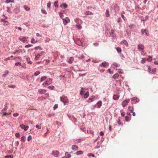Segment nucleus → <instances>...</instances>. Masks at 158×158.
<instances>
[{"label":"nucleus","mask_w":158,"mask_h":158,"mask_svg":"<svg viewBox=\"0 0 158 158\" xmlns=\"http://www.w3.org/2000/svg\"><path fill=\"white\" fill-rule=\"evenodd\" d=\"M31 42L32 43H35L36 42H35V39L34 38H32L31 40Z\"/></svg>","instance_id":"bf43d9fd"},{"label":"nucleus","mask_w":158,"mask_h":158,"mask_svg":"<svg viewBox=\"0 0 158 158\" xmlns=\"http://www.w3.org/2000/svg\"><path fill=\"white\" fill-rule=\"evenodd\" d=\"M32 139L31 136V135H29L27 138V141H29Z\"/></svg>","instance_id":"603ef678"},{"label":"nucleus","mask_w":158,"mask_h":158,"mask_svg":"<svg viewBox=\"0 0 158 158\" xmlns=\"http://www.w3.org/2000/svg\"><path fill=\"white\" fill-rule=\"evenodd\" d=\"M8 22L7 21H5L3 24L4 25L6 26L8 25Z\"/></svg>","instance_id":"338daca9"},{"label":"nucleus","mask_w":158,"mask_h":158,"mask_svg":"<svg viewBox=\"0 0 158 158\" xmlns=\"http://www.w3.org/2000/svg\"><path fill=\"white\" fill-rule=\"evenodd\" d=\"M51 6V2H48L47 3V7L48 8H50Z\"/></svg>","instance_id":"e2e57ef3"},{"label":"nucleus","mask_w":158,"mask_h":158,"mask_svg":"<svg viewBox=\"0 0 158 158\" xmlns=\"http://www.w3.org/2000/svg\"><path fill=\"white\" fill-rule=\"evenodd\" d=\"M83 151H80V150L77 152H76V154L77 155H82V154H83Z\"/></svg>","instance_id":"f3484780"},{"label":"nucleus","mask_w":158,"mask_h":158,"mask_svg":"<svg viewBox=\"0 0 158 158\" xmlns=\"http://www.w3.org/2000/svg\"><path fill=\"white\" fill-rule=\"evenodd\" d=\"M125 120L126 121H127V122L129 121L130 120L129 119V117H128L127 116H126L125 117Z\"/></svg>","instance_id":"49530a36"},{"label":"nucleus","mask_w":158,"mask_h":158,"mask_svg":"<svg viewBox=\"0 0 158 158\" xmlns=\"http://www.w3.org/2000/svg\"><path fill=\"white\" fill-rule=\"evenodd\" d=\"M89 96V93L88 92H86L84 95V98H87Z\"/></svg>","instance_id":"a878e982"},{"label":"nucleus","mask_w":158,"mask_h":158,"mask_svg":"<svg viewBox=\"0 0 158 158\" xmlns=\"http://www.w3.org/2000/svg\"><path fill=\"white\" fill-rule=\"evenodd\" d=\"M19 115V114L18 113H16L13 114V116L15 117H17Z\"/></svg>","instance_id":"680f3d73"},{"label":"nucleus","mask_w":158,"mask_h":158,"mask_svg":"<svg viewBox=\"0 0 158 158\" xmlns=\"http://www.w3.org/2000/svg\"><path fill=\"white\" fill-rule=\"evenodd\" d=\"M58 107V105L57 104H55L54 107H53V109L54 110H55Z\"/></svg>","instance_id":"8fccbe9b"},{"label":"nucleus","mask_w":158,"mask_h":158,"mask_svg":"<svg viewBox=\"0 0 158 158\" xmlns=\"http://www.w3.org/2000/svg\"><path fill=\"white\" fill-rule=\"evenodd\" d=\"M35 60H38L40 56V54H35Z\"/></svg>","instance_id":"dca6fc26"},{"label":"nucleus","mask_w":158,"mask_h":158,"mask_svg":"<svg viewBox=\"0 0 158 158\" xmlns=\"http://www.w3.org/2000/svg\"><path fill=\"white\" fill-rule=\"evenodd\" d=\"M59 153V152L58 151H53L52 153V155L55 157H57L58 156Z\"/></svg>","instance_id":"6e6552de"},{"label":"nucleus","mask_w":158,"mask_h":158,"mask_svg":"<svg viewBox=\"0 0 158 158\" xmlns=\"http://www.w3.org/2000/svg\"><path fill=\"white\" fill-rule=\"evenodd\" d=\"M120 43L122 44H123L126 46H127L128 45V43L126 40H123Z\"/></svg>","instance_id":"a211bd4d"},{"label":"nucleus","mask_w":158,"mask_h":158,"mask_svg":"<svg viewBox=\"0 0 158 158\" xmlns=\"http://www.w3.org/2000/svg\"><path fill=\"white\" fill-rule=\"evenodd\" d=\"M35 49L36 50H42V48L40 46L36 47L35 48Z\"/></svg>","instance_id":"2f4dec72"},{"label":"nucleus","mask_w":158,"mask_h":158,"mask_svg":"<svg viewBox=\"0 0 158 158\" xmlns=\"http://www.w3.org/2000/svg\"><path fill=\"white\" fill-rule=\"evenodd\" d=\"M35 127L36 128L39 129H40L41 128V126L40 125H36Z\"/></svg>","instance_id":"864d4df0"},{"label":"nucleus","mask_w":158,"mask_h":158,"mask_svg":"<svg viewBox=\"0 0 158 158\" xmlns=\"http://www.w3.org/2000/svg\"><path fill=\"white\" fill-rule=\"evenodd\" d=\"M19 11V10L17 8L14 9L13 10V12L15 13H18Z\"/></svg>","instance_id":"5701e85b"},{"label":"nucleus","mask_w":158,"mask_h":158,"mask_svg":"<svg viewBox=\"0 0 158 158\" xmlns=\"http://www.w3.org/2000/svg\"><path fill=\"white\" fill-rule=\"evenodd\" d=\"M83 89H84V88H82L81 89V92H80V94L81 95H83L84 93V91L83 90Z\"/></svg>","instance_id":"37998d69"},{"label":"nucleus","mask_w":158,"mask_h":158,"mask_svg":"<svg viewBox=\"0 0 158 158\" xmlns=\"http://www.w3.org/2000/svg\"><path fill=\"white\" fill-rule=\"evenodd\" d=\"M75 20L76 23L77 24H81L82 23V20L78 18H76Z\"/></svg>","instance_id":"423d86ee"},{"label":"nucleus","mask_w":158,"mask_h":158,"mask_svg":"<svg viewBox=\"0 0 158 158\" xmlns=\"http://www.w3.org/2000/svg\"><path fill=\"white\" fill-rule=\"evenodd\" d=\"M12 156L10 155H7L5 156L6 158H12Z\"/></svg>","instance_id":"c03bdc74"},{"label":"nucleus","mask_w":158,"mask_h":158,"mask_svg":"<svg viewBox=\"0 0 158 158\" xmlns=\"http://www.w3.org/2000/svg\"><path fill=\"white\" fill-rule=\"evenodd\" d=\"M75 27L78 29H80L82 28V26L81 25V24H76L75 26Z\"/></svg>","instance_id":"4be33fe9"},{"label":"nucleus","mask_w":158,"mask_h":158,"mask_svg":"<svg viewBox=\"0 0 158 158\" xmlns=\"http://www.w3.org/2000/svg\"><path fill=\"white\" fill-rule=\"evenodd\" d=\"M62 5H63V6H64V8H67V5L66 4L64 3V4H62Z\"/></svg>","instance_id":"13d9d810"},{"label":"nucleus","mask_w":158,"mask_h":158,"mask_svg":"<svg viewBox=\"0 0 158 158\" xmlns=\"http://www.w3.org/2000/svg\"><path fill=\"white\" fill-rule=\"evenodd\" d=\"M119 96L118 95L114 94L113 96V99L115 100H117L119 98Z\"/></svg>","instance_id":"4468645a"},{"label":"nucleus","mask_w":158,"mask_h":158,"mask_svg":"<svg viewBox=\"0 0 158 158\" xmlns=\"http://www.w3.org/2000/svg\"><path fill=\"white\" fill-rule=\"evenodd\" d=\"M74 59L73 57H70L68 60V63L71 64L74 61Z\"/></svg>","instance_id":"6ab92c4d"},{"label":"nucleus","mask_w":158,"mask_h":158,"mask_svg":"<svg viewBox=\"0 0 158 158\" xmlns=\"http://www.w3.org/2000/svg\"><path fill=\"white\" fill-rule=\"evenodd\" d=\"M85 14L86 15H92L93 14V13L92 12H90L89 11H87L85 12Z\"/></svg>","instance_id":"b1692460"},{"label":"nucleus","mask_w":158,"mask_h":158,"mask_svg":"<svg viewBox=\"0 0 158 158\" xmlns=\"http://www.w3.org/2000/svg\"><path fill=\"white\" fill-rule=\"evenodd\" d=\"M64 24V25H66L68 23L70 22V19L68 17H66L65 19H62Z\"/></svg>","instance_id":"39448f33"},{"label":"nucleus","mask_w":158,"mask_h":158,"mask_svg":"<svg viewBox=\"0 0 158 158\" xmlns=\"http://www.w3.org/2000/svg\"><path fill=\"white\" fill-rule=\"evenodd\" d=\"M116 50L118 52V53H121L122 50L119 47H117L116 48Z\"/></svg>","instance_id":"c756f323"},{"label":"nucleus","mask_w":158,"mask_h":158,"mask_svg":"<svg viewBox=\"0 0 158 158\" xmlns=\"http://www.w3.org/2000/svg\"><path fill=\"white\" fill-rule=\"evenodd\" d=\"M71 149L73 151H77L78 149V147L75 145H73L72 146Z\"/></svg>","instance_id":"1a4fd4ad"},{"label":"nucleus","mask_w":158,"mask_h":158,"mask_svg":"<svg viewBox=\"0 0 158 158\" xmlns=\"http://www.w3.org/2000/svg\"><path fill=\"white\" fill-rule=\"evenodd\" d=\"M121 115L122 116L124 117L125 115V113L123 112L121 113Z\"/></svg>","instance_id":"774afa93"},{"label":"nucleus","mask_w":158,"mask_h":158,"mask_svg":"<svg viewBox=\"0 0 158 158\" xmlns=\"http://www.w3.org/2000/svg\"><path fill=\"white\" fill-rule=\"evenodd\" d=\"M19 40L23 42H25L26 41H27L26 37H24L20 38H19Z\"/></svg>","instance_id":"2eb2a0df"},{"label":"nucleus","mask_w":158,"mask_h":158,"mask_svg":"<svg viewBox=\"0 0 158 158\" xmlns=\"http://www.w3.org/2000/svg\"><path fill=\"white\" fill-rule=\"evenodd\" d=\"M97 104L98 107L99 108L102 105V102L101 101H99L97 103Z\"/></svg>","instance_id":"412c9836"},{"label":"nucleus","mask_w":158,"mask_h":158,"mask_svg":"<svg viewBox=\"0 0 158 158\" xmlns=\"http://www.w3.org/2000/svg\"><path fill=\"white\" fill-rule=\"evenodd\" d=\"M14 0H6V3H8L9 2H14Z\"/></svg>","instance_id":"ea45409f"},{"label":"nucleus","mask_w":158,"mask_h":158,"mask_svg":"<svg viewBox=\"0 0 158 158\" xmlns=\"http://www.w3.org/2000/svg\"><path fill=\"white\" fill-rule=\"evenodd\" d=\"M21 140L23 142H24L25 141V139L26 137L25 136H23V137H21Z\"/></svg>","instance_id":"e433bc0d"},{"label":"nucleus","mask_w":158,"mask_h":158,"mask_svg":"<svg viewBox=\"0 0 158 158\" xmlns=\"http://www.w3.org/2000/svg\"><path fill=\"white\" fill-rule=\"evenodd\" d=\"M106 17H108L109 16V11L107 10H106Z\"/></svg>","instance_id":"79ce46f5"},{"label":"nucleus","mask_w":158,"mask_h":158,"mask_svg":"<svg viewBox=\"0 0 158 158\" xmlns=\"http://www.w3.org/2000/svg\"><path fill=\"white\" fill-rule=\"evenodd\" d=\"M118 123L119 125H120L121 124L123 125V124H121V123L120 119L119 118H118Z\"/></svg>","instance_id":"de8ad7c7"},{"label":"nucleus","mask_w":158,"mask_h":158,"mask_svg":"<svg viewBox=\"0 0 158 158\" xmlns=\"http://www.w3.org/2000/svg\"><path fill=\"white\" fill-rule=\"evenodd\" d=\"M132 101H134L135 102H139V100L136 97H133L131 99Z\"/></svg>","instance_id":"f8f14e48"},{"label":"nucleus","mask_w":158,"mask_h":158,"mask_svg":"<svg viewBox=\"0 0 158 158\" xmlns=\"http://www.w3.org/2000/svg\"><path fill=\"white\" fill-rule=\"evenodd\" d=\"M58 2L57 1L55 2L54 4L55 7H58Z\"/></svg>","instance_id":"a18cd8bd"},{"label":"nucleus","mask_w":158,"mask_h":158,"mask_svg":"<svg viewBox=\"0 0 158 158\" xmlns=\"http://www.w3.org/2000/svg\"><path fill=\"white\" fill-rule=\"evenodd\" d=\"M40 73V72L39 71H37L34 73V75L35 76H37Z\"/></svg>","instance_id":"f704fd0d"},{"label":"nucleus","mask_w":158,"mask_h":158,"mask_svg":"<svg viewBox=\"0 0 158 158\" xmlns=\"http://www.w3.org/2000/svg\"><path fill=\"white\" fill-rule=\"evenodd\" d=\"M93 101V99L92 98H89L87 101L88 102H91Z\"/></svg>","instance_id":"58836bf2"},{"label":"nucleus","mask_w":158,"mask_h":158,"mask_svg":"<svg viewBox=\"0 0 158 158\" xmlns=\"http://www.w3.org/2000/svg\"><path fill=\"white\" fill-rule=\"evenodd\" d=\"M21 63L18 62H16L15 63V65L17 66H18L19 65L20 66L21 65Z\"/></svg>","instance_id":"4d7b16f0"},{"label":"nucleus","mask_w":158,"mask_h":158,"mask_svg":"<svg viewBox=\"0 0 158 158\" xmlns=\"http://www.w3.org/2000/svg\"><path fill=\"white\" fill-rule=\"evenodd\" d=\"M50 39L48 37H46L45 38V41L46 42H48L50 41Z\"/></svg>","instance_id":"c9c22d12"},{"label":"nucleus","mask_w":158,"mask_h":158,"mask_svg":"<svg viewBox=\"0 0 158 158\" xmlns=\"http://www.w3.org/2000/svg\"><path fill=\"white\" fill-rule=\"evenodd\" d=\"M45 52L43 51L41 52L39 54L40 55V56H42L44 55L45 54Z\"/></svg>","instance_id":"69168bd1"},{"label":"nucleus","mask_w":158,"mask_h":158,"mask_svg":"<svg viewBox=\"0 0 158 158\" xmlns=\"http://www.w3.org/2000/svg\"><path fill=\"white\" fill-rule=\"evenodd\" d=\"M60 100L61 101L64 102V104L66 103H68L69 102V100L66 97L63 96L60 98Z\"/></svg>","instance_id":"f257e3e1"},{"label":"nucleus","mask_w":158,"mask_h":158,"mask_svg":"<svg viewBox=\"0 0 158 158\" xmlns=\"http://www.w3.org/2000/svg\"><path fill=\"white\" fill-rule=\"evenodd\" d=\"M15 135L17 138H19L20 137V134L18 133H16Z\"/></svg>","instance_id":"052dcab7"},{"label":"nucleus","mask_w":158,"mask_h":158,"mask_svg":"<svg viewBox=\"0 0 158 158\" xmlns=\"http://www.w3.org/2000/svg\"><path fill=\"white\" fill-rule=\"evenodd\" d=\"M8 87L9 88H15L16 86L15 85H8Z\"/></svg>","instance_id":"72a5a7b5"},{"label":"nucleus","mask_w":158,"mask_h":158,"mask_svg":"<svg viewBox=\"0 0 158 158\" xmlns=\"http://www.w3.org/2000/svg\"><path fill=\"white\" fill-rule=\"evenodd\" d=\"M32 46V45L29 44V45H25V48H29V47H31Z\"/></svg>","instance_id":"0e129e2a"},{"label":"nucleus","mask_w":158,"mask_h":158,"mask_svg":"<svg viewBox=\"0 0 158 158\" xmlns=\"http://www.w3.org/2000/svg\"><path fill=\"white\" fill-rule=\"evenodd\" d=\"M65 155L66 156V157L68 158H70L71 157V155L69 154L68 152H66L65 153Z\"/></svg>","instance_id":"cd10ccee"},{"label":"nucleus","mask_w":158,"mask_h":158,"mask_svg":"<svg viewBox=\"0 0 158 158\" xmlns=\"http://www.w3.org/2000/svg\"><path fill=\"white\" fill-rule=\"evenodd\" d=\"M41 11L43 13L46 15L47 14V12L44 9H41Z\"/></svg>","instance_id":"4c0bfd02"},{"label":"nucleus","mask_w":158,"mask_h":158,"mask_svg":"<svg viewBox=\"0 0 158 158\" xmlns=\"http://www.w3.org/2000/svg\"><path fill=\"white\" fill-rule=\"evenodd\" d=\"M54 88V86H50L48 87V88L50 90H53Z\"/></svg>","instance_id":"a19ab883"},{"label":"nucleus","mask_w":158,"mask_h":158,"mask_svg":"<svg viewBox=\"0 0 158 158\" xmlns=\"http://www.w3.org/2000/svg\"><path fill=\"white\" fill-rule=\"evenodd\" d=\"M88 156H92L93 157H94L95 156V155L94 154H92L91 153H88Z\"/></svg>","instance_id":"09e8293b"},{"label":"nucleus","mask_w":158,"mask_h":158,"mask_svg":"<svg viewBox=\"0 0 158 158\" xmlns=\"http://www.w3.org/2000/svg\"><path fill=\"white\" fill-rule=\"evenodd\" d=\"M59 15L61 18H62L64 17V15L62 13H59Z\"/></svg>","instance_id":"5fc2aeb1"},{"label":"nucleus","mask_w":158,"mask_h":158,"mask_svg":"<svg viewBox=\"0 0 158 158\" xmlns=\"http://www.w3.org/2000/svg\"><path fill=\"white\" fill-rule=\"evenodd\" d=\"M141 32L143 34L144 33L147 36H148L149 35L148 30L146 29H145L144 30H143V29L142 30Z\"/></svg>","instance_id":"9b49d317"},{"label":"nucleus","mask_w":158,"mask_h":158,"mask_svg":"<svg viewBox=\"0 0 158 158\" xmlns=\"http://www.w3.org/2000/svg\"><path fill=\"white\" fill-rule=\"evenodd\" d=\"M144 48V46L141 44H139L137 46V49L139 51L142 52H143Z\"/></svg>","instance_id":"7ed1b4c3"},{"label":"nucleus","mask_w":158,"mask_h":158,"mask_svg":"<svg viewBox=\"0 0 158 158\" xmlns=\"http://www.w3.org/2000/svg\"><path fill=\"white\" fill-rule=\"evenodd\" d=\"M52 82V79L51 78H48L46 80L45 82L42 85H44V84L46 85L51 84Z\"/></svg>","instance_id":"f03ea898"},{"label":"nucleus","mask_w":158,"mask_h":158,"mask_svg":"<svg viewBox=\"0 0 158 158\" xmlns=\"http://www.w3.org/2000/svg\"><path fill=\"white\" fill-rule=\"evenodd\" d=\"M46 92V90L44 89H40L38 90V92L40 94H44Z\"/></svg>","instance_id":"ddd939ff"},{"label":"nucleus","mask_w":158,"mask_h":158,"mask_svg":"<svg viewBox=\"0 0 158 158\" xmlns=\"http://www.w3.org/2000/svg\"><path fill=\"white\" fill-rule=\"evenodd\" d=\"M128 110L130 111L131 112H133V107L132 106H129L128 107Z\"/></svg>","instance_id":"aec40b11"},{"label":"nucleus","mask_w":158,"mask_h":158,"mask_svg":"<svg viewBox=\"0 0 158 158\" xmlns=\"http://www.w3.org/2000/svg\"><path fill=\"white\" fill-rule=\"evenodd\" d=\"M146 60L145 59H143L141 61V63L143 64L145 63Z\"/></svg>","instance_id":"6e6d98bb"},{"label":"nucleus","mask_w":158,"mask_h":158,"mask_svg":"<svg viewBox=\"0 0 158 158\" xmlns=\"http://www.w3.org/2000/svg\"><path fill=\"white\" fill-rule=\"evenodd\" d=\"M24 7L25 9L27 11H29L30 10V8L27 6H26V5L24 6Z\"/></svg>","instance_id":"c85d7f7f"},{"label":"nucleus","mask_w":158,"mask_h":158,"mask_svg":"<svg viewBox=\"0 0 158 158\" xmlns=\"http://www.w3.org/2000/svg\"><path fill=\"white\" fill-rule=\"evenodd\" d=\"M130 99H127L124 100L123 101L122 103V105L123 107H125L128 104V103L130 101Z\"/></svg>","instance_id":"20e7f679"},{"label":"nucleus","mask_w":158,"mask_h":158,"mask_svg":"<svg viewBox=\"0 0 158 158\" xmlns=\"http://www.w3.org/2000/svg\"><path fill=\"white\" fill-rule=\"evenodd\" d=\"M118 76L119 75L118 73H116L113 76V78L114 79H116L118 77Z\"/></svg>","instance_id":"bb28decb"},{"label":"nucleus","mask_w":158,"mask_h":158,"mask_svg":"<svg viewBox=\"0 0 158 158\" xmlns=\"http://www.w3.org/2000/svg\"><path fill=\"white\" fill-rule=\"evenodd\" d=\"M125 14V12H123L121 15L122 17L123 18V19L124 20H126V19L125 18V17L124 15H123V14Z\"/></svg>","instance_id":"473e14b6"},{"label":"nucleus","mask_w":158,"mask_h":158,"mask_svg":"<svg viewBox=\"0 0 158 158\" xmlns=\"http://www.w3.org/2000/svg\"><path fill=\"white\" fill-rule=\"evenodd\" d=\"M152 60V58L151 56H149L148 57V58L147 59V60L148 61H151Z\"/></svg>","instance_id":"3c124183"},{"label":"nucleus","mask_w":158,"mask_h":158,"mask_svg":"<svg viewBox=\"0 0 158 158\" xmlns=\"http://www.w3.org/2000/svg\"><path fill=\"white\" fill-rule=\"evenodd\" d=\"M5 74H3L2 75V76L3 77H6L7 74H8L9 73V71L8 70H6L5 72Z\"/></svg>","instance_id":"393cba45"},{"label":"nucleus","mask_w":158,"mask_h":158,"mask_svg":"<svg viewBox=\"0 0 158 158\" xmlns=\"http://www.w3.org/2000/svg\"><path fill=\"white\" fill-rule=\"evenodd\" d=\"M20 127L22 129H24L25 131H27L29 128V127L28 126H26L23 124H21Z\"/></svg>","instance_id":"0eeeda50"},{"label":"nucleus","mask_w":158,"mask_h":158,"mask_svg":"<svg viewBox=\"0 0 158 158\" xmlns=\"http://www.w3.org/2000/svg\"><path fill=\"white\" fill-rule=\"evenodd\" d=\"M47 78V77L45 76H44L41 77L40 81H43L45 80Z\"/></svg>","instance_id":"7c9ffc66"},{"label":"nucleus","mask_w":158,"mask_h":158,"mask_svg":"<svg viewBox=\"0 0 158 158\" xmlns=\"http://www.w3.org/2000/svg\"><path fill=\"white\" fill-rule=\"evenodd\" d=\"M108 65V63L105 61L104 62H102V64L100 65L99 66L100 67H102V66L104 67H105L107 66Z\"/></svg>","instance_id":"9d476101"}]
</instances>
